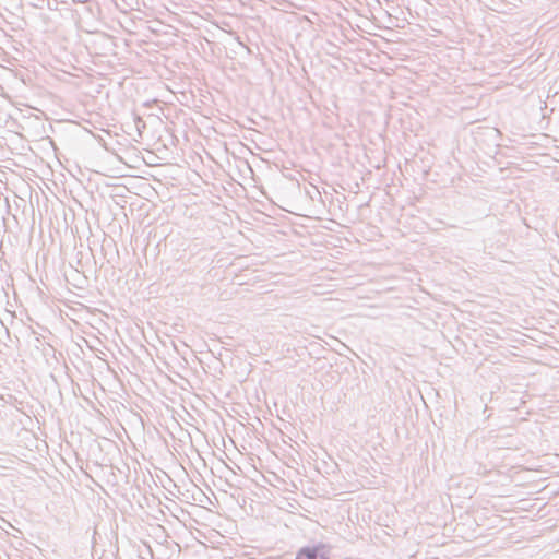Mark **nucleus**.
<instances>
[{"label":"nucleus","instance_id":"f257e3e1","mask_svg":"<svg viewBox=\"0 0 559 559\" xmlns=\"http://www.w3.org/2000/svg\"><path fill=\"white\" fill-rule=\"evenodd\" d=\"M295 559H329L325 546L320 544L313 547H304L298 552Z\"/></svg>","mask_w":559,"mask_h":559}]
</instances>
